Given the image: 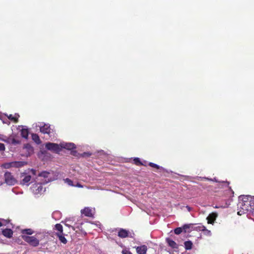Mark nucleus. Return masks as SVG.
<instances>
[{
    "mask_svg": "<svg viewBox=\"0 0 254 254\" xmlns=\"http://www.w3.org/2000/svg\"><path fill=\"white\" fill-rule=\"evenodd\" d=\"M254 196H245L238 204V214L242 215L245 213H251Z\"/></svg>",
    "mask_w": 254,
    "mask_h": 254,
    "instance_id": "obj_1",
    "label": "nucleus"
},
{
    "mask_svg": "<svg viewBox=\"0 0 254 254\" xmlns=\"http://www.w3.org/2000/svg\"><path fill=\"white\" fill-rule=\"evenodd\" d=\"M55 230L58 232L56 233V236L58 237L60 242L64 244H66L67 242V240L64 237V234L63 233V227L61 224H57L55 225Z\"/></svg>",
    "mask_w": 254,
    "mask_h": 254,
    "instance_id": "obj_2",
    "label": "nucleus"
},
{
    "mask_svg": "<svg viewBox=\"0 0 254 254\" xmlns=\"http://www.w3.org/2000/svg\"><path fill=\"white\" fill-rule=\"evenodd\" d=\"M22 239L30 246L36 247L39 246L40 241L34 236H29L25 235H21Z\"/></svg>",
    "mask_w": 254,
    "mask_h": 254,
    "instance_id": "obj_3",
    "label": "nucleus"
},
{
    "mask_svg": "<svg viewBox=\"0 0 254 254\" xmlns=\"http://www.w3.org/2000/svg\"><path fill=\"white\" fill-rule=\"evenodd\" d=\"M4 180L5 183L8 185H14L16 181L10 172H6L4 174Z\"/></svg>",
    "mask_w": 254,
    "mask_h": 254,
    "instance_id": "obj_4",
    "label": "nucleus"
},
{
    "mask_svg": "<svg viewBox=\"0 0 254 254\" xmlns=\"http://www.w3.org/2000/svg\"><path fill=\"white\" fill-rule=\"evenodd\" d=\"M45 147L47 149L53 151L56 153H59L61 151V149L60 146L56 143L48 142L46 144Z\"/></svg>",
    "mask_w": 254,
    "mask_h": 254,
    "instance_id": "obj_5",
    "label": "nucleus"
},
{
    "mask_svg": "<svg viewBox=\"0 0 254 254\" xmlns=\"http://www.w3.org/2000/svg\"><path fill=\"white\" fill-rule=\"evenodd\" d=\"M20 177L23 178L21 181V184L23 185L28 186L31 180V177L29 175H27L25 173H22Z\"/></svg>",
    "mask_w": 254,
    "mask_h": 254,
    "instance_id": "obj_6",
    "label": "nucleus"
},
{
    "mask_svg": "<svg viewBox=\"0 0 254 254\" xmlns=\"http://www.w3.org/2000/svg\"><path fill=\"white\" fill-rule=\"evenodd\" d=\"M40 131L44 134H48L49 135L51 133V128L50 125L49 124H44L43 126H41L40 128Z\"/></svg>",
    "mask_w": 254,
    "mask_h": 254,
    "instance_id": "obj_7",
    "label": "nucleus"
},
{
    "mask_svg": "<svg viewBox=\"0 0 254 254\" xmlns=\"http://www.w3.org/2000/svg\"><path fill=\"white\" fill-rule=\"evenodd\" d=\"M43 187L41 184H36L33 186V191L35 194H38L42 192L43 190Z\"/></svg>",
    "mask_w": 254,
    "mask_h": 254,
    "instance_id": "obj_8",
    "label": "nucleus"
},
{
    "mask_svg": "<svg viewBox=\"0 0 254 254\" xmlns=\"http://www.w3.org/2000/svg\"><path fill=\"white\" fill-rule=\"evenodd\" d=\"M218 214L216 212H212L209 214L207 217V223L208 224H213L214 223Z\"/></svg>",
    "mask_w": 254,
    "mask_h": 254,
    "instance_id": "obj_9",
    "label": "nucleus"
},
{
    "mask_svg": "<svg viewBox=\"0 0 254 254\" xmlns=\"http://www.w3.org/2000/svg\"><path fill=\"white\" fill-rule=\"evenodd\" d=\"M136 252L138 254H146L147 248L145 245H142L135 247Z\"/></svg>",
    "mask_w": 254,
    "mask_h": 254,
    "instance_id": "obj_10",
    "label": "nucleus"
},
{
    "mask_svg": "<svg viewBox=\"0 0 254 254\" xmlns=\"http://www.w3.org/2000/svg\"><path fill=\"white\" fill-rule=\"evenodd\" d=\"M81 213L87 217H91L93 216L92 209L89 207H85L81 210Z\"/></svg>",
    "mask_w": 254,
    "mask_h": 254,
    "instance_id": "obj_11",
    "label": "nucleus"
},
{
    "mask_svg": "<svg viewBox=\"0 0 254 254\" xmlns=\"http://www.w3.org/2000/svg\"><path fill=\"white\" fill-rule=\"evenodd\" d=\"M61 146L62 148L70 150H72L76 148L75 145L72 143H66L65 144L62 143L61 144Z\"/></svg>",
    "mask_w": 254,
    "mask_h": 254,
    "instance_id": "obj_12",
    "label": "nucleus"
},
{
    "mask_svg": "<svg viewBox=\"0 0 254 254\" xmlns=\"http://www.w3.org/2000/svg\"><path fill=\"white\" fill-rule=\"evenodd\" d=\"M128 233L126 229H121L118 232V236L121 238H126L128 237Z\"/></svg>",
    "mask_w": 254,
    "mask_h": 254,
    "instance_id": "obj_13",
    "label": "nucleus"
},
{
    "mask_svg": "<svg viewBox=\"0 0 254 254\" xmlns=\"http://www.w3.org/2000/svg\"><path fill=\"white\" fill-rule=\"evenodd\" d=\"M2 234L5 237L8 238H10L12 237L13 231L10 229L6 228L2 230Z\"/></svg>",
    "mask_w": 254,
    "mask_h": 254,
    "instance_id": "obj_14",
    "label": "nucleus"
},
{
    "mask_svg": "<svg viewBox=\"0 0 254 254\" xmlns=\"http://www.w3.org/2000/svg\"><path fill=\"white\" fill-rule=\"evenodd\" d=\"M24 163L21 161L13 162L9 163H7L9 166H13L15 167H20L24 165Z\"/></svg>",
    "mask_w": 254,
    "mask_h": 254,
    "instance_id": "obj_15",
    "label": "nucleus"
},
{
    "mask_svg": "<svg viewBox=\"0 0 254 254\" xmlns=\"http://www.w3.org/2000/svg\"><path fill=\"white\" fill-rule=\"evenodd\" d=\"M221 183L223 184V186H225L226 188V190L228 191V192L229 193L230 195H231V194L233 193L234 192L232 191V190L231 189V188L229 186V183L228 182H222Z\"/></svg>",
    "mask_w": 254,
    "mask_h": 254,
    "instance_id": "obj_16",
    "label": "nucleus"
},
{
    "mask_svg": "<svg viewBox=\"0 0 254 254\" xmlns=\"http://www.w3.org/2000/svg\"><path fill=\"white\" fill-rule=\"evenodd\" d=\"M21 232L22 235H25L27 236V235H32L34 233V231L31 229H22L21 230Z\"/></svg>",
    "mask_w": 254,
    "mask_h": 254,
    "instance_id": "obj_17",
    "label": "nucleus"
},
{
    "mask_svg": "<svg viewBox=\"0 0 254 254\" xmlns=\"http://www.w3.org/2000/svg\"><path fill=\"white\" fill-rule=\"evenodd\" d=\"M166 241L169 246L171 248L173 249L178 248V245L174 241L170 239H167Z\"/></svg>",
    "mask_w": 254,
    "mask_h": 254,
    "instance_id": "obj_18",
    "label": "nucleus"
},
{
    "mask_svg": "<svg viewBox=\"0 0 254 254\" xmlns=\"http://www.w3.org/2000/svg\"><path fill=\"white\" fill-rule=\"evenodd\" d=\"M185 248L187 250H190L192 249V243L190 241H187L184 243Z\"/></svg>",
    "mask_w": 254,
    "mask_h": 254,
    "instance_id": "obj_19",
    "label": "nucleus"
},
{
    "mask_svg": "<svg viewBox=\"0 0 254 254\" xmlns=\"http://www.w3.org/2000/svg\"><path fill=\"white\" fill-rule=\"evenodd\" d=\"M29 134V132L27 129L23 128L21 130V135L22 137L27 138Z\"/></svg>",
    "mask_w": 254,
    "mask_h": 254,
    "instance_id": "obj_20",
    "label": "nucleus"
},
{
    "mask_svg": "<svg viewBox=\"0 0 254 254\" xmlns=\"http://www.w3.org/2000/svg\"><path fill=\"white\" fill-rule=\"evenodd\" d=\"M133 162L134 164H135L137 166H146V164H144L143 163H142L139 158H134Z\"/></svg>",
    "mask_w": 254,
    "mask_h": 254,
    "instance_id": "obj_21",
    "label": "nucleus"
},
{
    "mask_svg": "<svg viewBox=\"0 0 254 254\" xmlns=\"http://www.w3.org/2000/svg\"><path fill=\"white\" fill-rule=\"evenodd\" d=\"M192 227H193V224H185L182 228H183V230L184 231V232L185 233H186L187 232H189L188 231H187L188 229H192Z\"/></svg>",
    "mask_w": 254,
    "mask_h": 254,
    "instance_id": "obj_22",
    "label": "nucleus"
},
{
    "mask_svg": "<svg viewBox=\"0 0 254 254\" xmlns=\"http://www.w3.org/2000/svg\"><path fill=\"white\" fill-rule=\"evenodd\" d=\"M32 139L36 142L37 143H39L40 142V139L39 136L36 134H33L32 135Z\"/></svg>",
    "mask_w": 254,
    "mask_h": 254,
    "instance_id": "obj_23",
    "label": "nucleus"
},
{
    "mask_svg": "<svg viewBox=\"0 0 254 254\" xmlns=\"http://www.w3.org/2000/svg\"><path fill=\"white\" fill-rule=\"evenodd\" d=\"M8 118L11 121H13L15 123H17L18 122V118L16 117H14L12 115H10L8 117Z\"/></svg>",
    "mask_w": 254,
    "mask_h": 254,
    "instance_id": "obj_24",
    "label": "nucleus"
},
{
    "mask_svg": "<svg viewBox=\"0 0 254 254\" xmlns=\"http://www.w3.org/2000/svg\"><path fill=\"white\" fill-rule=\"evenodd\" d=\"M49 174V173L46 171H43L41 173H40L39 174V176L40 177H43L44 178H47L48 177V175Z\"/></svg>",
    "mask_w": 254,
    "mask_h": 254,
    "instance_id": "obj_25",
    "label": "nucleus"
},
{
    "mask_svg": "<svg viewBox=\"0 0 254 254\" xmlns=\"http://www.w3.org/2000/svg\"><path fill=\"white\" fill-rule=\"evenodd\" d=\"M183 230L182 228L178 227L174 230V233L177 235H179L181 234L183 232Z\"/></svg>",
    "mask_w": 254,
    "mask_h": 254,
    "instance_id": "obj_26",
    "label": "nucleus"
},
{
    "mask_svg": "<svg viewBox=\"0 0 254 254\" xmlns=\"http://www.w3.org/2000/svg\"><path fill=\"white\" fill-rule=\"evenodd\" d=\"M65 183H66L69 186H74V185L73 184V182L69 179L66 178L64 180Z\"/></svg>",
    "mask_w": 254,
    "mask_h": 254,
    "instance_id": "obj_27",
    "label": "nucleus"
},
{
    "mask_svg": "<svg viewBox=\"0 0 254 254\" xmlns=\"http://www.w3.org/2000/svg\"><path fill=\"white\" fill-rule=\"evenodd\" d=\"M195 229H196V230L204 231L205 230V227H204V226H198L195 227Z\"/></svg>",
    "mask_w": 254,
    "mask_h": 254,
    "instance_id": "obj_28",
    "label": "nucleus"
},
{
    "mask_svg": "<svg viewBox=\"0 0 254 254\" xmlns=\"http://www.w3.org/2000/svg\"><path fill=\"white\" fill-rule=\"evenodd\" d=\"M149 165L152 167L155 168L157 169H159L160 168V167L158 165L152 162L149 163Z\"/></svg>",
    "mask_w": 254,
    "mask_h": 254,
    "instance_id": "obj_29",
    "label": "nucleus"
},
{
    "mask_svg": "<svg viewBox=\"0 0 254 254\" xmlns=\"http://www.w3.org/2000/svg\"><path fill=\"white\" fill-rule=\"evenodd\" d=\"M5 150V146L4 144L0 143V151H3Z\"/></svg>",
    "mask_w": 254,
    "mask_h": 254,
    "instance_id": "obj_30",
    "label": "nucleus"
},
{
    "mask_svg": "<svg viewBox=\"0 0 254 254\" xmlns=\"http://www.w3.org/2000/svg\"><path fill=\"white\" fill-rule=\"evenodd\" d=\"M77 152L76 150H73V149L71 150V155L76 156H77Z\"/></svg>",
    "mask_w": 254,
    "mask_h": 254,
    "instance_id": "obj_31",
    "label": "nucleus"
},
{
    "mask_svg": "<svg viewBox=\"0 0 254 254\" xmlns=\"http://www.w3.org/2000/svg\"><path fill=\"white\" fill-rule=\"evenodd\" d=\"M253 199V202L252 205V212L251 214L254 215V197Z\"/></svg>",
    "mask_w": 254,
    "mask_h": 254,
    "instance_id": "obj_32",
    "label": "nucleus"
},
{
    "mask_svg": "<svg viewBox=\"0 0 254 254\" xmlns=\"http://www.w3.org/2000/svg\"><path fill=\"white\" fill-rule=\"evenodd\" d=\"M123 254H132L130 251H123L122 252Z\"/></svg>",
    "mask_w": 254,
    "mask_h": 254,
    "instance_id": "obj_33",
    "label": "nucleus"
},
{
    "mask_svg": "<svg viewBox=\"0 0 254 254\" xmlns=\"http://www.w3.org/2000/svg\"><path fill=\"white\" fill-rule=\"evenodd\" d=\"M30 172L32 173V174L34 175H35L36 174V171L35 170H34L33 169L30 170Z\"/></svg>",
    "mask_w": 254,
    "mask_h": 254,
    "instance_id": "obj_34",
    "label": "nucleus"
},
{
    "mask_svg": "<svg viewBox=\"0 0 254 254\" xmlns=\"http://www.w3.org/2000/svg\"><path fill=\"white\" fill-rule=\"evenodd\" d=\"M0 138H4L6 140V136H3V135H0Z\"/></svg>",
    "mask_w": 254,
    "mask_h": 254,
    "instance_id": "obj_35",
    "label": "nucleus"
},
{
    "mask_svg": "<svg viewBox=\"0 0 254 254\" xmlns=\"http://www.w3.org/2000/svg\"><path fill=\"white\" fill-rule=\"evenodd\" d=\"M204 231L207 232V234H208L209 235H210V231L207 230L206 228H205V230Z\"/></svg>",
    "mask_w": 254,
    "mask_h": 254,
    "instance_id": "obj_36",
    "label": "nucleus"
},
{
    "mask_svg": "<svg viewBox=\"0 0 254 254\" xmlns=\"http://www.w3.org/2000/svg\"><path fill=\"white\" fill-rule=\"evenodd\" d=\"M66 225L68 227H71L72 230H75V228L73 226H69L68 224H66Z\"/></svg>",
    "mask_w": 254,
    "mask_h": 254,
    "instance_id": "obj_37",
    "label": "nucleus"
},
{
    "mask_svg": "<svg viewBox=\"0 0 254 254\" xmlns=\"http://www.w3.org/2000/svg\"><path fill=\"white\" fill-rule=\"evenodd\" d=\"M11 166H9L7 164H6L4 165V167L5 168H9V167H11Z\"/></svg>",
    "mask_w": 254,
    "mask_h": 254,
    "instance_id": "obj_38",
    "label": "nucleus"
},
{
    "mask_svg": "<svg viewBox=\"0 0 254 254\" xmlns=\"http://www.w3.org/2000/svg\"><path fill=\"white\" fill-rule=\"evenodd\" d=\"M76 186H77V187H78L79 188H82V186L80 184H79L78 183L77 184Z\"/></svg>",
    "mask_w": 254,
    "mask_h": 254,
    "instance_id": "obj_39",
    "label": "nucleus"
},
{
    "mask_svg": "<svg viewBox=\"0 0 254 254\" xmlns=\"http://www.w3.org/2000/svg\"><path fill=\"white\" fill-rule=\"evenodd\" d=\"M0 140L3 141H5V139L3 138H0Z\"/></svg>",
    "mask_w": 254,
    "mask_h": 254,
    "instance_id": "obj_40",
    "label": "nucleus"
},
{
    "mask_svg": "<svg viewBox=\"0 0 254 254\" xmlns=\"http://www.w3.org/2000/svg\"><path fill=\"white\" fill-rule=\"evenodd\" d=\"M2 225V223L0 221V227H1Z\"/></svg>",
    "mask_w": 254,
    "mask_h": 254,
    "instance_id": "obj_41",
    "label": "nucleus"
},
{
    "mask_svg": "<svg viewBox=\"0 0 254 254\" xmlns=\"http://www.w3.org/2000/svg\"><path fill=\"white\" fill-rule=\"evenodd\" d=\"M88 154V155H90V154L87 153H85V152H84V154Z\"/></svg>",
    "mask_w": 254,
    "mask_h": 254,
    "instance_id": "obj_42",
    "label": "nucleus"
},
{
    "mask_svg": "<svg viewBox=\"0 0 254 254\" xmlns=\"http://www.w3.org/2000/svg\"><path fill=\"white\" fill-rule=\"evenodd\" d=\"M214 180L215 182H217L218 181L216 180V179L215 178H214Z\"/></svg>",
    "mask_w": 254,
    "mask_h": 254,
    "instance_id": "obj_43",
    "label": "nucleus"
}]
</instances>
